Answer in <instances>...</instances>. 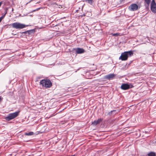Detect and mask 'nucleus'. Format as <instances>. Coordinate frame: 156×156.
I'll return each mask as SVG.
<instances>
[{"mask_svg": "<svg viewBox=\"0 0 156 156\" xmlns=\"http://www.w3.org/2000/svg\"><path fill=\"white\" fill-rule=\"evenodd\" d=\"M133 55V51H125L121 54L119 59H121L122 61H125L127 59L128 57L132 56Z\"/></svg>", "mask_w": 156, "mask_h": 156, "instance_id": "f257e3e1", "label": "nucleus"}, {"mask_svg": "<svg viewBox=\"0 0 156 156\" xmlns=\"http://www.w3.org/2000/svg\"><path fill=\"white\" fill-rule=\"evenodd\" d=\"M40 84L42 87H45L49 88L52 86L51 82L50 80L48 79L42 80L40 81Z\"/></svg>", "mask_w": 156, "mask_h": 156, "instance_id": "f03ea898", "label": "nucleus"}, {"mask_svg": "<svg viewBox=\"0 0 156 156\" xmlns=\"http://www.w3.org/2000/svg\"><path fill=\"white\" fill-rule=\"evenodd\" d=\"M19 112H15L9 113L8 116L5 117V119L7 121H10L12 120L16 117L19 115Z\"/></svg>", "mask_w": 156, "mask_h": 156, "instance_id": "7ed1b4c3", "label": "nucleus"}, {"mask_svg": "<svg viewBox=\"0 0 156 156\" xmlns=\"http://www.w3.org/2000/svg\"><path fill=\"white\" fill-rule=\"evenodd\" d=\"M13 28L16 29H21L24 28L26 26H28L16 22L12 24Z\"/></svg>", "mask_w": 156, "mask_h": 156, "instance_id": "20e7f679", "label": "nucleus"}, {"mask_svg": "<svg viewBox=\"0 0 156 156\" xmlns=\"http://www.w3.org/2000/svg\"><path fill=\"white\" fill-rule=\"evenodd\" d=\"M133 87V86L131 83L129 84L128 83H123L121 85V88L122 90H126L130 88H132Z\"/></svg>", "mask_w": 156, "mask_h": 156, "instance_id": "39448f33", "label": "nucleus"}, {"mask_svg": "<svg viewBox=\"0 0 156 156\" xmlns=\"http://www.w3.org/2000/svg\"><path fill=\"white\" fill-rule=\"evenodd\" d=\"M151 11L154 13H156V4L154 0H152L151 5Z\"/></svg>", "mask_w": 156, "mask_h": 156, "instance_id": "423d86ee", "label": "nucleus"}, {"mask_svg": "<svg viewBox=\"0 0 156 156\" xmlns=\"http://www.w3.org/2000/svg\"><path fill=\"white\" fill-rule=\"evenodd\" d=\"M138 6L136 4H132L129 7V9L132 11H136L138 9Z\"/></svg>", "mask_w": 156, "mask_h": 156, "instance_id": "0eeeda50", "label": "nucleus"}, {"mask_svg": "<svg viewBox=\"0 0 156 156\" xmlns=\"http://www.w3.org/2000/svg\"><path fill=\"white\" fill-rule=\"evenodd\" d=\"M115 76V75L114 74H110L105 76L104 77V79L108 80H112L113 79Z\"/></svg>", "mask_w": 156, "mask_h": 156, "instance_id": "6e6552de", "label": "nucleus"}, {"mask_svg": "<svg viewBox=\"0 0 156 156\" xmlns=\"http://www.w3.org/2000/svg\"><path fill=\"white\" fill-rule=\"evenodd\" d=\"M76 51L77 54H81L84 53L85 51L83 48H79L76 49Z\"/></svg>", "mask_w": 156, "mask_h": 156, "instance_id": "1a4fd4ad", "label": "nucleus"}, {"mask_svg": "<svg viewBox=\"0 0 156 156\" xmlns=\"http://www.w3.org/2000/svg\"><path fill=\"white\" fill-rule=\"evenodd\" d=\"M102 119L100 118L98 119L97 120H94L92 122V124L93 126H96L97 125L99 124L102 121Z\"/></svg>", "mask_w": 156, "mask_h": 156, "instance_id": "9d476101", "label": "nucleus"}, {"mask_svg": "<svg viewBox=\"0 0 156 156\" xmlns=\"http://www.w3.org/2000/svg\"><path fill=\"white\" fill-rule=\"evenodd\" d=\"M116 111L115 110H113L112 111H111L109 112L108 113V115L109 116H111L112 115V114H113L115 115L116 114V113H115Z\"/></svg>", "mask_w": 156, "mask_h": 156, "instance_id": "9b49d317", "label": "nucleus"}, {"mask_svg": "<svg viewBox=\"0 0 156 156\" xmlns=\"http://www.w3.org/2000/svg\"><path fill=\"white\" fill-rule=\"evenodd\" d=\"M148 156H156V153L153 152H151L148 153Z\"/></svg>", "mask_w": 156, "mask_h": 156, "instance_id": "f8f14e48", "label": "nucleus"}, {"mask_svg": "<svg viewBox=\"0 0 156 156\" xmlns=\"http://www.w3.org/2000/svg\"><path fill=\"white\" fill-rule=\"evenodd\" d=\"M34 134V133L32 132H29L28 133H26L25 135L27 136H31Z\"/></svg>", "mask_w": 156, "mask_h": 156, "instance_id": "ddd939ff", "label": "nucleus"}, {"mask_svg": "<svg viewBox=\"0 0 156 156\" xmlns=\"http://www.w3.org/2000/svg\"><path fill=\"white\" fill-rule=\"evenodd\" d=\"M86 2H87L88 3H89L90 5L92 4V2L93 0H84Z\"/></svg>", "mask_w": 156, "mask_h": 156, "instance_id": "4468645a", "label": "nucleus"}, {"mask_svg": "<svg viewBox=\"0 0 156 156\" xmlns=\"http://www.w3.org/2000/svg\"><path fill=\"white\" fill-rule=\"evenodd\" d=\"M6 13H7V12H6L4 14V15H3V16H2L1 17H0V23L1 22V21H2V20L4 18L5 16L6 15Z\"/></svg>", "mask_w": 156, "mask_h": 156, "instance_id": "2eb2a0df", "label": "nucleus"}, {"mask_svg": "<svg viewBox=\"0 0 156 156\" xmlns=\"http://www.w3.org/2000/svg\"><path fill=\"white\" fill-rule=\"evenodd\" d=\"M146 3L149 5L150 2L151 0H144Z\"/></svg>", "mask_w": 156, "mask_h": 156, "instance_id": "dca6fc26", "label": "nucleus"}, {"mask_svg": "<svg viewBox=\"0 0 156 156\" xmlns=\"http://www.w3.org/2000/svg\"><path fill=\"white\" fill-rule=\"evenodd\" d=\"M40 9H41L40 8H37V9H35V10H34L31 11V12H30V13L33 12H35L36 11H38V10H39Z\"/></svg>", "mask_w": 156, "mask_h": 156, "instance_id": "f3484780", "label": "nucleus"}, {"mask_svg": "<svg viewBox=\"0 0 156 156\" xmlns=\"http://www.w3.org/2000/svg\"><path fill=\"white\" fill-rule=\"evenodd\" d=\"M112 35L114 36H117L119 35V34L118 33L112 34Z\"/></svg>", "mask_w": 156, "mask_h": 156, "instance_id": "a211bd4d", "label": "nucleus"}, {"mask_svg": "<svg viewBox=\"0 0 156 156\" xmlns=\"http://www.w3.org/2000/svg\"><path fill=\"white\" fill-rule=\"evenodd\" d=\"M30 31H24V32H23L22 33H24L25 34H27V33H28V34H30Z\"/></svg>", "mask_w": 156, "mask_h": 156, "instance_id": "6ab92c4d", "label": "nucleus"}, {"mask_svg": "<svg viewBox=\"0 0 156 156\" xmlns=\"http://www.w3.org/2000/svg\"><path fill=\"white\" fill-rule=\"evenodd\" d=\"M2 2H0V7L1 6V5L2 4Z\"/></svg>", "mask_w": 156, "mask_h": 156, "instance_id": "aec40b11", "label": "nucleus"}, {"mask_svg": "<svg viewBox=\"0 0 156 156\" xmlns=\"http://www.w3.org/2000/svg\"><path fill=\"white\" fill-rule=\"evenodd\" d=\"M33 0H31L29 2L27 3V4H28V3H30V2H31Z\"/></svg>", "mask_w": 156, "mask_h": 156, "instance_id": "412c9836", "label": "nucleus"}]
</instances>
